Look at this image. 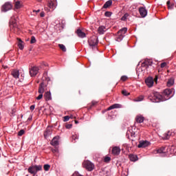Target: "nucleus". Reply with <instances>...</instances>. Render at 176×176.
Segmentation results:
<instances>
[{
  "instance_id": "obj_22",
  "label": "nucleus",
  "mask_w": 176,
  "mask_h": 176,
  "mask_svg": "<svg viewBox=\"0 0 176 176\" xmlns=\"http://www.w3.org/2000/svg\"><path fill=\"white\" fill-rule=\"evenodd\" d=\"M166 5L168 6V9H169L170 10H173V9H174V6H175L174 2L170 0L166 2Z\"/></svg>"
},
{
  "instance_id": "obj_54",
  "label": "nucleus",
  "mask_w": 176,
  "mask_h": 176,
  "mask_svg": "<svg viewBox=\"0 0 176 176\" xmlns=\"http://www.w3.org/2000/svg\"><path fill=\"white\" fill-rule=\"evenodd\" d=\"M33 12L36 13H39V12H41V10H33Z\"/></svg>"
},
{
  "instance_id": "obj_57",
  "label": "nucleus",
  "mask_w": 176,
  "mask_h": 176,
  "mask_svg": "<svg viewBox=\"0 0 176 176\" xmlns=\"http://www.w3.org/2000/svg\"><path fill=\"white\" fill-rule=\"evenodd\" d=\"M132 7L135 8H137V6L136 5H133V6H132Z\"/></svg>"
},
{
  "instance_id": "obj_61",
  "label": "nucleus",
  "mask_w": 176,
  "mask_h": 176,
  "mask_svg": "<svg viewBox=\"0 0 176 176\" xmlns=\"http://www.w3.org/2000/svg\"><path fill=\"white\" fill-rule=\"evenodd\" d=\"M4 68L6 69V68H8V67L5 66Z\"/></svg>"
},
{
  "instance_id": "obj_46",
  "label": "nucleus",
  "mask_w": 176,
  "mask_h": 176,
  "mask_svg": "<svg viewBox=\"0 0 176 176\" xmlns=\"http://www.w3.org/2000/svg\"><path fill=\"white\" fill-rule=\"evenodd\" d=\"M71 117H69V116H66L64 117V122H68V120H69V118Z\"/></svg>"
},
{
  "instance_id": "obj_16",
  "label": "nucleus",
  "mask_w": 176,
  "mask_h": 176,
  "mask_svg": "<svg viewBox=\"0 0 176 176\" xmlns=\"http://www.w3.org/2000/svg\"><path fill=\"white\" fill-rule=\"evenodd\" d=\"M58 140H60V137L55 136L50 142L51 145H52V146H58L59 144Z\"/></svg>"
},
{
  "instance_id": "obj_39",
  "label": "nucleus",
  "mask_w": 176,
  "mask_h": 176,
  "mask_svg": "<svg viewBox=\"0 0 176 176\" xmlns=\"http://www.w3.org/2000/svg\"><path fill=\"white\" fill-rule=\"evenodd\" d=\"M104 16L106 17H111V16H112V12H109V11H107L105 13H104Z\"/></svg>"
},
{
  "instance_id": "obj_26",
  "label": "nucleus",
  "mask_w": 176,
  "mask_h": 176,
  "mask_svg": "<svg viewBox=\"0 0 176 176\" xmlns=\"http://www.w3.org/2000/svg\"><path fill=\"white\" fill-rule=\"evenodd\" d=\"M112 5V0L107 1L104 6H102V9H108L109 6Z\"/></svg>"
},
{
  "instance_id": "obj_28",
  "label": "nucleus",
  "mask_w": 176,
  "mask_h": 176,
  "mask_svg": "<svg viewBox=\"0 0 176 176\" xmlns=\"http://www.w3.org/2000/svg\"><path fill=\"white\" fill-rule=\"evenodd\" d=\"M135 120L137 123H142L144 122V116L139 115L136 117Z\"/></svg>"
},
{
  "instance_id": "obj_42",
  "label": "nucleus",
  "mask_w": 176,
  "mask_h": 176,
  "mask_svg": "<svg viewBox=\"0 0 176 176\" xmlns=\"http://www.w3.org/2000/svg\"><path fill=\"white\" fill-rule=\"evenodd\" d=\"M104 162L105 163H108V162H111V158L109 157H105L104 159Z\"/></svg>"
},
{
  "instance_id": "obj_60",
  "label": "nucleus",
  "mask_w": 176,
  "mask_h": 176,
  "mask_svg": "<svg viewBox=\"0 0 176 176\" xmlns=\"http://www.w3.org/2000/svg\"><path fill=\"white\" fill-rule=\"evenodd\" d=\"M47 80H50V78H47Z\"/></svg>"
},
{
  "instance_id": "obj_33",
  "label": "nucleus",
  "mask_w": 176,
  "mask_h": 176,
  "mask_svg": "<svg viewBox=\"0 0 176 176\" xmlns=\"http://www.w3.org/2000/svg\"><path fill=\"white\" fill-rule=\"evenodd\" d=\"M58 47L63 50V52H67V48L65 47V45L63 44H58Z\"/></svg>"
},
{
  "instance_id": "obj_1",
  "label": "nucleus",
  "mask_w": 176,
  "mask_h": 176,
  "mask_svg": "<svg viewBox=\"0 0 176 176\" xmlns=\"http://www.w3.org/2000/svg\"><path fill=\"white\" fill-rule=\"evenodd\" d=\"M148 100L151 101V102H163L162 94L159 92H151L148 97Z\"/></svg>"
},
{
  "instance_id": "obj_21",
  "label": "nucleus",
  "mask_w": 176,
  "mask_h": 176,
  "mask_svg": "<svg viewBox=\"0 0 176 176\" xmlns=\"http://www.w3.org/2000/svg\"><path fill=\"white\" fill-rule=\"evenodd\" d=\"M44 98L45 101H50L52 100V93L50 91H47L44 94Z\"/></svg>"
},
{
  "instance_id": "obj_3",
  "label": "nucleus",
  "mask_w": 176,
  "mask_h": 176,
  "mask_svg": "<svg viewBox=\"0 0 176 176\" xmlns=\"http://www.w3.org/2000/svg\"><path fill=\"white\" fill-rule=\"evenodd\" d=\"M30 174H33V176L36 175L38 171H42V165H32L28 168Z\"/></svg>"
},
{
  "instance_id": "obj_49",
  "label": "nucleus",
  "mask_w": 176,
  "mask_h": 176,
  "mask_svg": "<svg viewBox=\"0 0 176 176\" xmlns=\"http://www.w3.org/2000/svg\"><path fill=\"white\" fill-rule=\"evenodd\" d=\"M65 127L66 129H72V124H67Z\"/></svg>"
},
{
  "instance_id": "obj_17",
  "label": "nucleus",
  "mask_w": 176,
  "mask_h": 176,
  "mask_svg": "<svg viewBox=\"0 0 176 176\" xmlns=\"http://www.w3.org/2000/svg\"><path fill=\"white\" fill-rule=\"evenodd\" d=\"M45 87H46V84H45V82H41L38 87L39 94H43V93H45Z\"/></svg>"
},
{
  "instance_id": "obj_8",
  "label": "nucleus",
  "mask_w": 176,
  "mask_h": 176,
  "mask_svg": "<svg viewBox=\"0 0 176 176\" xmlns=\"http://www.w3.org/2000/svg\"><path fill=\"white\" fill-rule=\"evenodd\" d=\"M30 76L34 77V76H36V75H38V72H39V68L36 66H34L32 67L30 69Z\"/></svg>"
},
{
  "instance_id": "obj_43",
  "label": "nucleus",
  "mask_w": 176,
  "mask_h": 176,
  "mask_svg": "<svg viewBox=\"0 0 176 176\" xmlns=\"http://www.w3.org/2000/svg\"><path fill=\"white\" fill-rule=\"evenodd\" d=\"M43 98V94H40L37 98H36V100H42Z\"/></svg>"
},
{
  "instance_id": "obj_20",
  "label": "nucleus",
  "mask_w": 176,
  "mask_h": 176,
  "mask_svg": "<svg viewBox=\"0 0 176 176\" xmlns=\"http://www.w3.org/2000/svg\"><path fill=\"white\" fill-rule=\"evenodd\" d=\"M105 31H107V28L104 25L100 26L98 29V32L100 35H103V34L105 33Z\"/></svg>"
},
{
  "instance_id": "obj_59",
  "label": "nucleus",
  "mask_w": 176,
  "mask_h": 176,
  "mask_svg": "<svg viewBox=\"0 0 176 176\" xmlns=\"http://www.w3.org/2000/svg\"><path fill=\"white\" fill-rule=\"evenodd\" d=\"M38 2H42V0H37Z\"/></svg>"
},
{
  "instance_id": "obj_58",
  "label": "nucleus",
  "mask_w": 176,
  "mask_h": 176,
  "mask_svg": "<svg viewBox=\"0 0 176 176\" xmlns=\"http://www.w3.org/2000/svg\"><path fill=\"white\" fill-rule=\"evenodd\" d=\"M76 124H78L79 123L78 121H75Z\"/></svg>"
},
{
  "instance_id": "obj_19",
  "label": "nucleus",
  "mask_w": 176,
  "mask_h": 176,
  "mask_svg": "<svg viewBox=\"0 0 176 176\" xmlns=\"http://www.w3.org/2000/svg\"><path fill=\"white\" fill-rule=\"evenodd\" d=\"M11 75L15 79H19V76H20V72L17 69H14L11 72Z\"/></svg>"
},
{
  "instance_id": "obj_30",
  "label": "nucleus",
  "mask_w": 176,
  "mask_h": 176,
  "mask_svg": "<svg viewBox=\"0 0 176 176\" xmlns=\"http://www.w3.org/2000/svg\"><path fill=\"white\" fill-rule=\"evenodd\" d=\"M124 38V36H122V34H118V36L116 37V41L117 42H122Z\"/></svg>"
},
{
  "instance_id": "obj_45",
  "label": "nucleus",
  "mask_w": 176,
  "mask_h": 176,
  "mask_svg": "<svg viewBox=\"0 0 176 176\" xmlns=\"http://www.w3.org/2000/svg\"><path fill=\"white\" fill-rule=\"evenodd\" d=\"M168 138H170V134H168V133H165V134H164V140H168Z\"/></svg>"
},
{
  "instance_id": "obj_63",
  "label": "nucleus",
  "mask_w": 176,
  "mask_h": 176,
  "mask_svg": "<svg viewBox=\"0 0 176 176\" xmlns=\"http://www.w3.org/2000/svg\"><path fill=\"white\" fill-rule=\"evenodd\" d=\"M26 176H28V175H26Z\"/></svg>"
},
{
  "instance_id": "obj_11",
  "label": "nucleus",
  "mask_w": 176,
  "mask_h": 176,
  "mask_svg": "<svg viewBox=\"0 0 176 176\" xmlns=\"http://www.w3.org/2000/svg\"><path fill=\"white\" fill-rule=\"evenodd\" d=\"M145 83L148 86V87H152L153 86V83L155 82L153 81V78L152 77H148L145 80Z\"/></svg>"
},
{
  "instance_id": "obj_14",
  "label": "nucleus",
  "mask_w": 176,
  "mask_h": 176,
  "mask_svg": "<svg viewBox=\"0 0 176 176\" xmlns=\"http://www.w3.org/2000/svg\"><path fill=\"white\" fill-rule=\"evenodd\" d=\"M149 142L146 141V140H141L139 143V144L138 145V148H146V146H148L149 145Z\"/></svg>"
},
{
  "instance_id": "obj_38",
  "label": "nucleus",
  "mask_w": 176,
  "mask_h": 176,
  "mask_svg": "<svg viewBox=\"0 0 176 176\" xmlns=\"http://www.w3.org/2000/svg\"><path fill=\"white\" fill-rule=\"evenodd\" d=\"M122 94H123V96H130V93H129L127 91H126V89H124L122 91Z\"/></svg>"
},
{
  "instance_id": "obj_41",
  "label": "nucleus",
  "mask_w": 176,
  "mask_h": 176,
  "mask_svg": "<svg viewBox=\"0 0 176 176\" xmlns=\"http://www.w3.org/2000/svg\"><path fill=\"white\" fill-rule=\"evenodd\" d=\"M36 42V38H35V36H32L31 37L30 43H35Z\"/></svg>"
},
{
  "instance_id": "obj_40",
  "label": "nucleus",
  "mask_w": 176,
  "mask_h": 176,
  "mask_svg": "<svg viewBox=\"0 0 176 176\" xmlns=\"http://www.w3.org/2000/svg\"><path fill=\"white\" fill-rule=\"evenodd\" d=\"M44 170L45 171H49V170H50V166L49 164H45Z\"/></svg>"
},
{
  "instance_id": "obj_29",
  "label": "nucleus",
  "mask_w": 176,
  "mask_h": 176,
  "mask_svg": "<svg viewBox=\"0 0 176 176\" xmlns=\"http://www.w3.org/2000/svg\"><path fill=\"white\" fill-rule=\"evenodd\" d=\"M14 6L16 9H21V8L23 6V4H21V1H17L15 2Z\"/></svg>"
},
{
  "instance_id": "obj_18",
  "label": "nucleus",
  "mask_w": 176,
  "mask_h": 176,
  "mask_svg": "<svg viewBox=\"0 0 176 176\" xmlns=\"http://www.w3.org/2000/svg\"><path fill=\"white\" fill-rule=\"evenodd\" d=\"M112 153L115 156H118V155H120V147L119 146H115L112 148Z\"/></svg>"
},
{
  "instance_id": "obj_13",
  "label": "nucleus",
  "mask_w": 176,
  "mask_h": 176,
  "mask_svg": "<svg viewBox=\"0 0 176 176\" xmlns=\"http://www.w3.org/2000/svg\"><path fill=\"white\" fill-rule=\"evenodd\" d=\"M52 133H53V131L52 130V127L47 126L45 131H44L45 138H47V137H50V135H52Z\"/></svg>"
},
{
  "instance_id": "obj_7",
  "label": "nucleus",
  "mask_w": 176,
  "mask_h": 176,
  "mask_svg": "<svg viewBox=\"0 0 176 176\" xmlns=\"http://www.w3.org/2000/svg\"><path fill=\"white\" fill-rule=\"evenodd\" d=\"M168 151H170L168 146H162L157 151V153L162 155V156H166L168 153Z\"/></svg>"
},
{
  "instance_id": "obj_36",
  "label": "nucleus",
  "mask_w": 176,
  "mask_h": 176,
  "mask_svg": "<svg viewBox=\"0 0 176 176\" xmlns=\"http://www.w3.org/2000/svg\"><path fill=\"white\" fill-rule=\"evenodd\" d=\"M129 16V14L126 13L124 14V15L121 18V20H122V21H126V20H127V17Z\"/></svg>"
},
{
  "instance_id": "obj_5",
  "label": "nucleus",
  "mask_w": 176,
  "mask_h": 176,
  "mask_svg": "<svg viewBox=\"0 0 176 176\" xmlns=\"http://www.w3.org/2000/svg\"><path fill=\"white\" fill-rule=\"evenodd\" d=\"M82 166L84 168H86L88 171H93V170H94V164L89 160L84 161Z\"/></svg>"
},
{
  "instance_id": "obj_25",
  "label": "nucleus",
  "mask_w": 176,
  "mask_h": 176,
  "mask_svg": "<svg viewBox=\"0 0 176 176\" xmlns=\"http://www.w3.org/2000/svg\"><path fill=\"white\" fill-rule=\"evenodd\" d=\"M129 157L131 162H137L138 160V157L137 156V155L131 154Z\"/></svg>"
},
{
  "instance_id": "obj_27",
  "label": "nucleus",
  "mask_w": 176,
  "mask_h": 176,
  "mask_svg": "<svg viewBox=\"0 0 176 176\" xmlns=\"http://www.w3.org/2000/svg\"><path fill=\"white\" fill-rule=\"evenodd\" d=\"M76 140H79V134L75 133L72 136V142L75 143V142H76Z\"/></svg>"
},
{
  "instance_id": "obj_52",
  "label": "nucleus",
  "mask_w": 176,
  "mask_h": 176,
  "mask_svg": "<svg viewBox=\"0 0 176 176\" xmlns=\"http://www.w3.org/2000/svg\"><path fill=\"white\" fill-rule=\"evenodd\" d=\"M40 16H41V17H45V12H41L40 13Z\"/></svg>"
},
{
  "instance_id": "obj_10",
  "label": "nucleus",
  "mask_w": 176,
  "mask_h": 176,
  "mask_svg": "<svg viewBox=\"0 0 176 176\" xmlns=\"http://www.w3.org/2000/svg\"><path fill=\"white\" fill-rule=\"evenodd\" d=\"M139 12L142 17H146V16L148 14V11L144 7H140L139 8Z\"/></svg>"
},
{
  "instance_id": "obj_12",
  "label": "nucleus",
  "mask_w": 176,
  "mask_h": 176,
  "mask_svg": "<svg viewBox=\"0 0 176 176\" xmlns=\"http://www.w3.org/2000/svg\"><path fill=\"white\" fill-rule=\"evenodd\" d=\"M153 64V62L151 59H146L144 63H142V67H145V68H148V67H151Z\"/></svg>"
},
{
  "instance_id": "obj_6",
  "label": "nucleus",
  "mask_w": 176,
  "mask_h": 176,
  "mask_svg": "<svg viewBox=\"0 0 176 176\" xmlns=\"http://www.w3.org/2000/svg\"><path fill=\"white\" fill-rule=\"evenodd\" d=\"M57 7V0H50L48 2V8H45V10L47 12H50V10L53 11Z\"/></svg>"
},
{
  "instance_id": "obj_48",
  "label": "nucleus",
  "mask_w": 176,
  "mask_h": 176,
  "mask_svg": "<svg viewBox=\"0 0 176 176\" xmlns=\"http://www.w3.org/2000/svg\"><path fill=\"white\" fill-rule=\"evenodd\" d=\"M52 152H53V153H58V149L57 148H53Z\"/></svg>"
},
{
  "instance_id": "obj_23",
  "label": "nucleus",
  "mask_w": 176,
  "mask_h": 176,
  "mask_svg": "<svg viewBox=\"0 0 176 176\" xmlns=\"http://www.w3.org/2000/svg\"><path fill=\"white\" fill-rule=\"evenodd\" d=\"M116 108H122V104H114L111 106H110L107 110L111 111V109H116Z\"/></svg>"
},
{
  "instance_id": "obj_44",
  "label": "nucleus",
  "mask_w": 176,
  "mask_h": 176,
  "mask_svg": "<svg viewBox=\"0 0 176 176\" xmlns=\"http://www.w3.org/2000/svg\"><path fill=\"white\" fill-rule=\"evenodd\" d=\"M97 103H98L97 101L93 100L91 102V105L90 108H93V107H94V105H97Z\"/></svg>"
},
{
  "instance_id": "obj_51",
  "label": "nucleus",
  "mask_w": 176,
  "mask_h": 176,
  "mask_svg": "<svg viewBox=\"0 0 176 176\" xmlns=\"http://www.w3.org/2000/svg\"><path fill=\"white\" fill-rule=\"evenodd\" d=\"M34 109H35V105L34 104L30 106V110L34 111Z\"/></svg>"
},
{
  "instance_id": "obj_31",
  "label": "nucleus",
  "mask_w": 176,
  "mask_h": 176,
  "mask_svg": "<svg viewBox=\"0 0 176 176\" xmlns=\"http://www.w3.org/2000/svg\"><path fill=\"white\" fill-rule=\"evenodd\" d=\"M23 41L21 39H19V43H18V47H19L20 50H23L24 49V45H23Z\"/></svg>"
},
{
  "instance_id": "obj_4",
  "label": "nucleus",
  "mask_w": 176,
  "mask_h": 176,
  "mask_svg": "<svg viewBox=\"0 0 176 176\" xmlns=\"http://www.w3.org/2000/svg\"><path fill=\"white\" fill-rule=\"evenodd\" d=\"M173 96H174V94H173V89H165L162 94V101H167V100H170Z\"/></svg>"
},
{
  "instance_id": "obj_50",
  "label": "nucleus",
  "mask_w": 176,
  "mask_h": 176,
  "mask_svg": "<svg viewBox=\"0 0 176 176\" xmlns=\"http://www.w3.org/2000/svg\"><path fill=\"white\" fill-rule=\"evenodd\" d=\"M166 65H167V63L164 62V63H161L160 67H161V68H164V67H166Z\"/></svg>"
},
{
  "instance_id": "obj_53",
  "label": "nucleus",
  "mask_w": 176,
  "mask_h": 176,
  "mask_svg": "<svg viewBox=\"0 0 176 176\" xmlns=\"http://www.w3.org/2000/svg\"><path fill=\"white\" fill-rule=\"evenodd\" d=\"M46 76H47V72H45L44 74H43V77L46 79Z\"/></svg>"
},
{
  "instance_id": "obj_47",
  "label": "nucleus",
  "mask_w": 176,
  "mask_h": 176,
  "mask_svg": "<svg viewBox=\"0 0 176 176\" xmlns=\"http://www.w3.org/2000/svg\"><path fill=\"white\" fill-rule=\"evenodd\" d=\"M121 80H122V82H125V80H127V76H122L121 77Z\"/></svg>"
},
{
  "instance_id": "obj_35",
  "label": "nucleus",
  "mask_w": 176,
  "mask_h": 176,
  "mask_svg": "<svg viewBox=\"0 0 176 176\" xmlns=\"http://www.w3.org/2000/svg\"><path fill=\"white\" fill-rule=\"evenodd\" d=\"M10 23H12L13 27H16V20L14 19V18L12 17Z\"/></svg>"
},
{
  "instance_id": "obj_2",
  "label": "nucleus",
  "mask_w": 176,
  "mask_h": 176,
  "mask_svg": "<svg viewBox=\"0 0 176 176\" xmlns=\"http://www.w3.org/2000/svg\"><path fill=\"white\" fill-rule=\"evenodd\" d=\"M88 43L91 49L93 50H97V46L98 45V38L96 36H91L88 40Z\"/></svg>"
},
{
  "instance_id": "obj_34",
  "label": "nucleus",
  "mask_w": 176,
  "mask_h": 176,
  "mask_svg": "<svg viewBox=\"0 0 176 176\" xmlns=\"http://www.w3.org/2000/svg\"><path fill=\"white\" fill-rule=\"evenodd\" d=\"M144 98V96L141 95L139 97H138L135 100L136 102L143 101Z\"/></svg>"
},
{
  "instance_id": "obj_55",
  "label": "nucleus",
  "mask_w": 176,
  "mask_h": 176,
  "mask_svg": "<svg viewBox=\"0 0 176 176\" xmlns=\"http://www.w3.org/2000/svg\"><path fill=\"white\" fill-rule=\"evenodd\" d=\"M28 120H32V116H30L28 118Z\"/></svg>"
},
{
  "instance_id": "obj_15",
  "label": "nucleus",
  "mask_w": 176,
  "mask_h": 176,
  "mask_svg": "<svg viewBox=\"0 0 176 176\" xmlns=\"http://www.w3.org/2000/svg\"><path fill=\"white\" fill-rule=\"evenodd\" d=\"M76 34L78 38H81L82 39H83V38H86V33L83 32L80 29H78L76 31Z\"/></svg>"
},
{
  "instance_id": "obj_37",
  "label": "nucleus",
  "mask_w": 176,
  "mask_h": 176,
  "mask_svg": "<svg viewBox=\"0 0 176 176\" xmlns=\"http://www.w3.org/2000/svg\"><path fill=\"white\" fill-rule=\"evenodd\" d=\"M25 131H24V129H21L18 132V135L19 137H21V135H23V134H25Z\"/></svg>"
},
{
  "instance_id": "obj_56",
  "label": "nucleus",
  "mask_w": 176,
  "mask_h": 176,
  "mask_svg": "<svg viewBox=\"0 0 176 176\" xmlns=\"http://www.w3.org/2000/svg\"><path fill=\"white\" fill-rule=\"evenodd\" d=\"M135 133H131V137H135Z\"/></svg>"
},
{
  "instance_id": "obj_32",
  "label": "nucleus",
  "mask_w": 176,
  "mask_h": 176,
  "mask_svg": "<svg viewBox=\"0 0 176 176\" xmlns=\"http://www.w3.org/2000/svg\"><path fill=\"white\" fill-rule=\"evenodd\" d=\"M173 85H174V79L170 78L167 82V86H168V87H171V86H173Z\"/></svg>"
},
{
  "instance_id": "obj_62",
  "label": "nucleus",
  "mask_w": 176,
  "mask_h": 176,
  "mask_svg": "<svg viewBox=\"0 0 176 176\" xmlns=\"http://www.w3.org/2000/svg\"><path fill=\"white\" fill-rule=\"evenodd\" d=\"M15 28V30H16V28Z\"/></svg>"
},
{
  "instance_id": "obj_24",
  "label": "nucleus",
  "mask_w": 176,
  "mask_h": 176,
  "mask_svg": "<svg viewBox=\"0 0 176 176\" xmlns=\"http://www.w3.org/2000/svg\"><path fill=\"white\" fill-rule=\"evenodd\" d=\"M127 32V28H123L118 32V34L124 36V34Z\"/></svg>"
},
{
  "instance_id": "obj_9",
  "label": "nucleus",
  "mask_w": 176,
  "mask_h": 176,
  "mask_svg": "<svg viewBox=\"0 0 176 176\" xmlns=\"http://www.w3.org/2000/svg\"><path fill=\"white\" fill-rule=\"evenodd\" d=\"M12 9V4L9 2L6 3L1 8L2 12H8Z\"/></svg>"
}]
</instances>
